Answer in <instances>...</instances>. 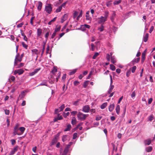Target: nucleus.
Segmentation results:
<instances>
[{
    "label": "nucleus",
    "mask_w": 155,
    "mask_h": 155,
    "mask_svg": "<svg viewBox=\"0 0 155 155\" xmlns=\"http://www.w3.org/2000/svg\"><path fill=\"white\" fill-rule=\"evenodd\" d=\"M57 141V139H56L55 138H53L52 140L51 144L52 145H54V144H55Z\"/></svg>",
    "instance_id": "33"
},
{
    "label": "nucleus",
    "mask_w": 155,
    "mask_h": 155,
    "mask_svg": "<svg viewBox=\"0 0 155 155\" xmlns=\"http://www.w3.org/2000/svg\"><path fill=\"white\" fill-rule=\"evenodd\" d=\"M121 2V0H119L118 1H115L114 3V5H118Z\"/></svg>",
    "instance_id": "45"
},
{
    "label": "nucleus",
    "mask_w": 155,
    "mask_h": 155,
    "mask_svg": "<svg viewBox=\"0 0 155 155\" xmlns=\"http://www.w3.org/2000/svg\"><path fill=\"white\" fill-rule=\"evenodd\" d=\"M42 33V30L40 28H38L37 29V35L38 36H40L41 35Z\"/></svg>",
    "instance_id": "21"
},
{
    "label": "nucleus",
    "mask_w": 155,
    "mask_h": 155,
    "mask_svg": "<svg viewBox=\"0 0 155 155\" xmlns=\"http://www.w3.org/2000/svg\"><path fill=\"white\" fill-rule=\"evenodd\" d=\"M45 11L48 14H50L52 11V5L50 4H47L45 6Z\"/></svg>",
    "instance_id": "2"
},
{
    "label": "nucleus",
    "mask_w": 155,
    "mask_h": 155,
    "mask_svg": "<svg viewBox=\"0 0 155 155\" xmlns=\"http://www.w3.org/2000/svg\"><path fill=\"white\" fill-rule=\"evenodd\" d=\"M104 30V27L103 25H102L100 27H99L98 28V30L100 32L103 31Z\"/></svg>",
    "instance_id": "37"
},
{
    "label": "nucleus",
    "mask_w": 155,
    "mask_h": 155,
    "mask_svg": "<svg viewBox=\"0 0 155 155\" xmlns=\"http://www.w3.org/2000/svg\"><path fill=\"white\" fill-rule=\"evenodd\" d=\"M131 74V71L130 70H128L126 73V76L128 77Z\"/></svg>",
    "instance_id": "48"
},
{
    "label": "nucleus",
    "mask_w": 155,
    "mask_h": 155,
    "mask_svg": "<svg viewBox=\"0 0 155 155\" xmlns=\"http://www.w3.org/2000/svg\"><path fill=\"white\" fill-rule=\"evenodd\" d=\"M18 147L17 146L14 148L9 153V155H13L18 150Z\"/></svg>",
    "instance_id": "9"
},
{
    "label": "nucleus",
    "mask_w": 155,
    "mask_h": 155,
    "mask_svg": "<svg viewBox=\"0 0 155 155\" xmlns=\"http://www.w3.org/2000/svg\"><path fill=\"white\" fill-rule=\"evenodd\" d=\"M77 69L73 70L72 71L70 72V75H71L74 74L77 71Z\"/></svg>",
    "instance_id": "47"
},
{
    "label": "nucleus",
    "mask_w": 155,
    "mask_h": 155,
    "mask_svg": "<svg viewBox=\"0 0 155 155\" xmlns=\"http://www.w3.org/2000/svg\"><path fill=\"white\" fill-rule=\"evenodd\" d=\"M77 134L76 133H75L73 135V139H75L77 137Z\"/></svg>",
    "instance_id": "62"
},
{
    "label": "nucleus",
    "mask_w": 155,
    "mask_h": 155,
    "mask_svg": "<svg viewBox=\"0 0 155 155\" xmlns=\"http://www.w3.org/2000/svg\"><path fill=\"white\" fill-rule=\"evenodd\" d=\"M114 86L113 85H112L110 84V87L108 91V93L109 94H110L111 92H112V90L114 88Z\"/></svg>",
    "instance_id": "22"
},
{
    "label": "nucleus",
    "mask_w": 155,
    "mask_h": 155,
    "mask_svg": "<svg viewBox=\"0 0 155 155\" xmlns=\"http://www.w3.org/2000/svg\"><path fill=\"white\" fill-rule=\"evenodd\" d=\"M80 82L78 81H75L74 82V86H76L78 85L79 84Z\"/></svg>",
    "instance_id": "59"
},
{
    "label": "nucleus",
    "mask_w": 155,
    "mask_h": 155,
    "mask_svg": "<svg viewBox=\"0 0 155 155\" xmlns=\"http://www.w3.org/2000/svg\"><path fill=\"white\" fill-rule=\"evenodd\" d=\"M137 69V67L136 66H134L132 68L131 71L132 73H134L135 72L136 70Z\"/></svg>",
    "instance_id": "46"
},
{
    "label": "nucleus",
    "mask_w": 155,
    "mask_h": 155,
    "mask_svg": "<svg viewBox=\"0 0 155 155\" xmlns=\"http://www.w3.org/2000/svg\"><path fill=\"white\" fill-rule=\"evenodd\" d=\"M56 35V33L54 31V33L52 34V36H51V38L53 39L54 38V37Z\"/></svg>",
    "instance_id": "61"
},
{
    "label": "nucleus",
    "mask_w": 155,
    "mask_h": 155,
    "mask_svg": "<svg viewBox=\"0 0 155 155\" xmlns=\"http://www.w3.org/2000/svg\"><path fill=\"white\" fill-rule=\"evenodd\" d=\"M90 109V107H89L88 105H85L84 106L82 111L85 113H88Z\"/></svg>",
    "instance_id": "5"
},
{
    "label": "nucleus",
    "mask_w": 155,
    "mask_h": 155,
    "mask_svg": "<svg viewBox=\"0 0 155 155\" xmlns=\"http://www.w3.org/2000/svg\"><path fill=\"white\" fill-rule=\"evenodd\" d=\"M106 58L107 61L108 62L110 61V58H111L110 55L109 54H107L106 55Z\"/></svg>",
    "instance_id": "34"
},
{
    "label": "nucleus",
    "mask_w": 155,
    "mask_h": 155,
    "mask_svg": "<svg viewBox=\"0 0 155 155\" xmlns=\"http://www.w3.org/2000/svg\"><path fill=\"white\" fill-rule=\"evenodd\" d=\"M24 72V71L23 69H20L15 70L14 72V74L15 75L18 74L19 75H21Z\"/></svg>",
    "instance_id": "4"
},
{
    "label": "nucleus",
    "mask_w": 155,
    "mask_h": 155,
    "mask_svg": "<svg viewBox=\"0 0 155 155\" xmlns=\"http://www.w3.org/2000/svg\"><path fill=\"white\" fill-rule=\"evenodd\" d=\"M90 13V11H88L86 13V19L87 20H88L91 21V20L92 18L91 17H90L89 14Z\"/></svg>",
    "instance_id": "10"
},
{
    "label": "nucleus",
    "mask_w": 155,
    "mask_h": 155,
    "mask_svg": "<svg viewBox=\"0 0 155 155\" xmlns=\"http://www.w3.org/2000/svg\"><path fill=\"white\" fill-rule=\"evenodd\" d=\"M19 126V125L18 124H16L14 127V130L18 132L19 130L18 128Z\"/></svg>",
    "instance_id": "27"
},
{
    "label": "nucleus",
    "mask_w": 155,
    "mask_h": 155,
    "mask_svg": "<svg viewBox=\"0 0 155 155\" xmlns=\"http://www.w3.org/2000/svg\"><path fill=\"white\" fill-rule=\"evenodd\" d=\"M110 68L112 71H114L116 69L115 67L113 64L110 65Z\"/></svg>",
    "instance_id": "42"
},
{
    "label": "nucleus",
    "mask_w": 155,
    "mask_h": 155,
    "mask_svg": "<svg viewBox=\"0 0 155 155\" xmlns=\"http://www.w3.org/2000/svg\"><path fill=\"white\" fill-rule=\"evenodd\" d=\"M42 3L40 1L38 2V5L37 6V9L38 11H40L41 10L42 7Z\"/></svg>",
    "instance_id": "15"
},
{
    "label": "nucleus",
    "mask_w": 155,
    "mask_h": 155,
    "mask_svg": "<svg viewBox=\"0 0 155 155\" xmlns=\"http://www.w3.org/2000/svg\"><path fill=\"white\" fill-rule=\"evenodd\" d=\"M62 9V8H61V6H59L56 10L55 12L57 13H58L61 11Z\"/></svg>",
    "instance_id": "31"
},
{
    "label": "nucleus",
    "mask_w": 155,
    "mask_h": 155,
    "mask_svg": "<svg viewBox=\"0 0 155 155\" xmlns=\"http://www.w3.org/2000/svg\"><path fill=\"white\" fill-rule=\"evenodd\" d=\"M146 50H145L142 53V58H144L145 59V54L146 52Z\"/></svg>",
    "instance_id": "35"
},
{
    "label": "nucleus",
    "mask_w": 155,
    "mask_h": 155,
    "mask_svg": "<svg viewBox=\"0 0 155 155\" xmlns=\"http://www.w3.org/2000/svg\"><path fill=\"white\" fill-rule=\"evenodd\" d=\"M107 20V19L103 16L98 18V22L99 24H103Z\"/></svg>",
    "instance_id": "3"
},
{
    "label": "nucleus",
    "mask_w": 155,
    "mask_h": 155,
    "mask_svg": "<svg viewBox=\"0 0 155 155\" xmlns=\"http://www.w3.org/2000/svg\"><path fill=\"white\" fill-rule=\"evenodd\" d=\"M23 47L25 48L26 49H27L28 48V45L26 44L24 42H22L21 43Z\"/></svg>",
    "instance_id": "39"
},
{
    "label": "nucleus",
    "mask_w": 155,
    "mask_h": 155,
    "mask_svg": "<svg viewBox=\"0 0 155 155\" xmlns=\"http://www.w3.org/2000/svg\"><path fill=\"white\" fill-rule=\"evenodd\" d=\"M5 114L6 115H8L9 114V110H8L7 109H4V110Z\"/></svg>",
    "instance_id": "51"
},
{
    "label": "nucleus",
    "mask_w": 155,
    "mask_h": 155,
    "mask_svg": "<svg viewBox=\"0 0 155 155\" xmlns=\"http://www.w3.org/2000/svg\"><path fill=\"white\" fill-rule=\"evenodd\" d=\"M66 74H64L63 75L62 77V80L64 81L65 80V79L66 78Z\"/></svg>",
    "instance_id": "60"
},
{
    "label": "nucleus",
    "mask_w": 155,
    "mask_h": 155,
    "mask_svg": "<svg viewBox=\"0 0 155 155\" xmlns=\"http://www.w3.org/2000/svg\"><path fill=\"white\" fill-rule=\"evenodd\" d=\"M49 33L48 32H47L45 35V37L46 38V40H47L49 36Z\"/></svg>",
    "instance_id": "55"
},
{
    "label": "nucleus",
    "mask_w": 155,
    "mask_h": 155,
    "mask_svg": "<svg viewBox=\"0 0 155 155\" xmlns=\"http://www.w3.org/2000/svg\"><path fill=\"white\" fill-rule=\"evenodd\" d=\"M57 70L56 68L55 67H54L53 69L52 70V73L54 74L55 72H57Z\"/></svg>",
    "instance_id": "53"
},
{
    "label": "nucleus",
    "mask_w": 155,
    "mask_h": 155,
    "mask_svg": "<svg viewBox=\"0 0 155 155\" xmlns=\"http://www.w3.org/2000/svg\"><path fill=\"white\" fill-rule=\"evenodd\" d=\"M149 34L148 33L146 34L143 37V41L144 42H146L148 39Z\"/></svg>",
    "instance_id": "17"
},
{
    "label": "nucleus",
    "mask_w": 155,
    "mask_h": 155,
    "mask_svg": "<svg viewBox=\"0 0 155 155\" xmlns=\"http://www.w3.org/2000/svg\"><path fill=\"white\" fill-rule=\"evenodd\" d=\"M40 69V68H39L35 69L33 71L29 73V75L31 76L34 75L39 71Z\"/></svg>",
    "instance_id": "8"
},
{
    "label": "nucleus",
    "mask_w": 155,
    "mask_h": 155,
    "mask_svg": "<svg viewBox=\"0 0 155 155\" xmlns=\"http://www.w3.org/2000/svg\"><path fill=\"white\" fill-rule=\"evenodd\" d=\"M31 51L32 52V56H35V54H36L37 56L36 57V59L38 58V54H39L40 52L38 53V50L36 49H32L31 50Z\"/></svg>",
    "instance_id": "6"
},
{
    "label": "nucleus",
    "mask_w": 155,
    "mask_h": 155,
    "mask_svg": "<svg viewBox=\"0 0 155 155\" xmlns=\"http://www.w3.org/2000/svg\"><path fill=\"white\" fill-rule=\"evenodd\" d=\"M57 17H54L53 19L51 20L48 23V25H51L52 22L56 20L57 19Z\"/></svg>",
    "instance_id": "36"
},
{
    "label": "nucleus",
    "mask_w": 155,
    "mask_h": 155,
    "mask_svg": "<svg viewBox=\"0 0 155 155\" xmlns=\"http://www.w3.org/2000/svg\"><path fill=\"white\" fill-rule=\"evenodd\" d=\"M140 60L139 58H137V59H134L133 61V62L134 63H138Z\"/></svg>",
    "instance_id": "44"
},
{
    "label": "nucleus",
    "mask_w": 155,
    "mask_h": 155,
    "mask_svg": "<svg viewBox=\"0 0 155 155\" xmlns=\"http://www.w3.org/2000/svg\"><path fill=\"white\" fill-rule=\"evenodd\" d=\"M45 43L43 46V48L42 49V52H41V57H42V56L44 54V51H45Z\"/></svg>",
    "instance_id": "32"
},
{
    "label": "nucleus",
    "mask_w": 155,
    "mask_h": 155,
    "mask_svg": "<svg viewBox=\"0 0 155 155\" xmlns=\"http://www.w3.org/2000/svg\"><path fill=\"white\" fill-rule=\"evenodd\" d=\"M21 35L23 37V39L24 40L26 41H28V38L25 35L24 33H22L21 34Z\"/></svg>",
    "instance_id": "38"
},
{
    "label": "nucleus",
    "mask_w": 155,
    "mask_h": 155,
    "mask_svg": "<svg viewBox=\"0 0 155 155\" xmlns=\"http://www.w3.org/2000/svg\"><path fill=\"white\" fill-rule=\"evenodd\" d=\"M151 143V140L149 138L145 140L144 141V143L145 146H148L150 145Z\"/></svg>",
    "instance_id": "7"
},
{
    "label": "nucleus",
    "mask_w": 155,
    "mask_h": 155,
    "mask_svg": "<svg viewBox=\"0 0 155 155\" xmlns=\"http://www.w3.org/2000/svg\"><path fill=\"white\" fill-rule=\"evenodd\" d=\"M136 96V94L135 93V91H134L132 93V94H131V97L133 98H134V97H135Z\"/></svg>",
    "instance_id": "50"
},
{
    "label": "nucleus",
    "mask_w": 155,
    "mask_h": 155,
    "mask_svg": "<svg viewBox=\"0 0 155 155\" xmlns=\"http://www.w3.org/2000/svg\"><path fill=\"white\" fill-rule=\"evenodd\" d=\"M153 150V147L151 146H148L146 147L145 148L146 151L147 152H151Z\"/></svg>",
    "instance_id": "11"
},
{
    "label": "nucleus",
    "mask_w": 155,
    "mask_h": 155,
    "mask_svg": "<svg viewBox=\"0 0 155 155\" xmlns=\"http://www.w3.org/2000/svg\"><path fill=\"white\" fill-rule=\"evenodd\" d=\"M68 1H66L65 2H64L60 6H61V8H62V7H64V8H65V7Z\"/></svg>",
    "instance_id": "54"
},
{
    "label": "nucleus",
    "mask_w": 155,
    "mask_h": 155,
    "mask_svg": "<svg viewBox=\"0 0 155 155\" xmlns=\"http://www.w3.org/2000/svg\"><path fill=\"white\" fill-rule=\"evenodd\" d=\"M114 104H111L109 107V110L110 112H112L113 110H114Z\"/></svg>",
    "instance_id": "16"
},
{
    "label": "nucleus",
    "mask_w": 155,
    "mask_h": 155,
    "mask_svg": "<svg viewBox=\"0 0 155 155\" xmlns=\"http://www.w3.org/2000/svg\"><path fill=\"white\" fill-rule=\"evenodd\" d=\"M99 54L98 52L95 53L92 57L93 59H95L96 57H97Z\"/></svg>",
    "instance_id": "49"
},
{
    "label": "nucleus",
    "mask_w": 155,
    "mask_h": 155,
    "mask_svg": "<svg viewBox=\"0 0 155 155\" xmlns=\"http://www.w3.org/2000/svg\"><path fill=\"white\" fill-rule=\"evenodd\" d=\"M71 127V126L70 124H69L67 125V127L64 130V131H67L70 130Z\"/></svg>",
    "instance_id": "23"
},
{
    "label": "nucleus",
    "mask_w": 155,
    "mask_h": 155,
    "mask_svg": "<svg viewBox=\"0 0 155 155\" xmlns=\"http://www.w3.org/2000/svg\"><path fill=\"white\" fill-rule=\"evenodd\" d=\"M69 138V137L67 135H63L62 137V140L63 142H65Z\"/></svg>",
    "instance_id": "14"
},
{
    "label": "nucleus",
    "mask_w": 155,
    "mask_h": 155,
    "mask_svg": "<svg viewBox=\"0 0 155 155\" xmlns=\"http://www.w3.org/2000/svg\"><path fill=\"white\" fill-rule=\"evenodd\" d=\"M65 107V105L64 104H62L59 108L60 111H62Z\"/></svg>",
    "instance_id": "40"
},
{
    "label": "nucleus",
    "mask_w": 155,
    "mask_h": 155,
    "mask_svg": "<svg viewBox=\"0 0 155 155\" xmlns=\"http://www.w3.org/2000/svg\"><path fill=\"white\" fill-rule=\"evenodd\" d=\"M78 12L75 11L74 13L73 18H76L78 15Z\"/></svg>",
    "instance_id": "57"
},
{
    "label": "nucleus",
    "mask_w": 155,
    "mask_h": 155,
    "mask_svg": "<svg viewBox=\"0 0 155 155\" xmlns=\"http://www.w3.org/2000/svg\"><path fill=\"white\" fill-rule=\"evenodd\" d=\"M107 105V102L104 103L101 105V108L102 109H104L106 107Z\"/></svg>",
    "instance_id": "24"
},
{
    "label": "nucleus",
    "mask_w": 155,
    "mask_h": 155,
    "mask_svg": "<svg viewBox=\"0 0 155 155\" xmlns=\"http://www.w3.org/2000/svg\"><path fill=\"white\" fill-rule=\"evenodd\" d=\"M116 112L117 114H119L120 111V106L119 105H117L116 108Z\"/></svg>",
    "instance_id": "20"
},
{
    "label": "nucleus",
    "mask_w": 155,
    "mask_h": 155,
    "mask_svg": "<svg viewBox=\"0 0 155 155\" xmlns=\"http://www.w3.org/2000/svg\"><path fill=\"white\" fill-rule=\"evenodd\" d=\"M88 116V114H84L81 112H79L77 115L78 119L81 121L84 120Z\"/></svg>",
    "instance_id": "1"
},
{
    "label": "nucleus",
    "mask_w": 155,
    "mask_h": 155,
    "mask_svg": "<svg viewBox=\"0 0 155 155\" xmlns=\"http://www.w3.org/2000/svg\"><path fill=\"white\" fill-rule=\"evenodd\" d=\"M116 13L115 12H113V13L112 14L110 17V19L113 22H114V21L116 17Z\"/></svg>",
    "instance_id": "13"
},
{
    "label": "nucleus",
    "mask_w": 155,
    "mask_h": 155,
    "mask_svg": "<svg viewBox=\"0 0 155 155\" xmlns=\"http://www.w3.org/2000/svg\"><path fill=\"white\" fill-rule=\"evenodd\" d=\"M76 118L74 117L72 118L71 124L72 125H74L76 124Z\"/></svg>",
    "instance_id": "29"
},
{
    "label": "nucleus",
    "mask_w": 155,
    "mask_h": 155,
    "mask_svg": "<svg viewBox=\"0 0 155 155\" xmlns=\"http://www.w3.org/2000/svg\"><path fill=\"white\" fill-rule=\"evenodd\" d=\"M110 28L114 32H115L117 30V28L114 26H112V27H110Z\"/></svg>",
    "instance_id": "41"
},
{
    "label": "nucleus",
    "mask_w": 155,
    "mask_h": 155,
    "mask_svg": "<svg viewBox=\"0 0 155 155\" xmlns=\"http://www.w3.org/2000/svg\"><path fill=\"white\" fill-rule=\"evenodd\" d=\"M13 134L14 136L17 135H20V134H19V133H18V132L15 131L14 130Z\"/></svg>",
    "instance_id": "56"
},
{
    "label": "nucleus",
    "mask_w": 155,
    "mask_h": 155,
    "mask_svg": "<svg viewBox=\"0 0 155 155\" xmlns=\"http://www.w3.org/2000/svg\"><path fill=\"white\" fill-rule=\"evenodd\" d=\"M153 118H154V117H153V115L152 114H151L148 117V121H149L151 122L152 120L153 119Z\"/></svg>",
    "instance_id": "25"
},
{
    "label": "nucleus",
    "mask_w": 155,
    "mask_h": 155,
    "mask_svg": "<svg viewBox=\"0 0 155 155\" xmlns=\"http://www.w3.org/2000/svg\"><path fill=\"white\" fill-rule=\"evenodd\" d=\"M82 14H83L82 11H81L80 12L79 15L78 16V17L77 18V20H78L79 19V18L81 17L82 16Z\"/></svg>",
    "instance_id": "43"
},
{
    "label": "nucleus",
    "mask_w": 155,
    "mask_h": 155,
    "mask_svg": "<svg viewBox=\"0 0 155 155\" xmlns=\"http://www.w3.org/2000/svg\"><path fill=\"white\" fill-rule=\"evenodd\" d=\"M44 85L47 86V84L46 82H43L39 85L38 86Z\"/></svg>",
    "instance_id": "58"
},
{
    "label": "nucleus",
    "mask_w": 155,
    "mask_h": 155,
    "mask_svg": "<svg viewBox=\"0 0 155 155\" xmlns=\"http://www.w3.org/2000/svg\"><path fill=\"white\" fill-rule=\"evenodd\" d=\"M68 17V15L67 14H65L63 16L62 18H61V22L62 23H63L64 21L66 20V19Z\"/></svg>",
    "instance_id": "12"
},
{
    "label": "nucleus",
    "mask_w": 155,
    "mask_h": 155,
    "mask_svg": "<svg viewBox=\"0 0 155 155\" xmlns=\"http://www.w3.org/2000/svg\"><path fill=\"white\" fill-rule=\"evenodd\" d=\"M77 113H78V112L77 111H72L71 112V114H72V115H75V114H77Z\"/></svg>",
    "instance_id": "64"
},
{
    "label": "nucleus",
    "mask_w": 155,
    "mask_h": 155,
    "mask_svg": "<svg viewBox=\"0 0 155 155\" xmlns=\"http://www.w3.org/2000/svg\"><path fill=\"white\" fill-rule=\"evenodd\" d=\"M111 4H112L111 1H109L107 2L106 5L107 7H109L111 5Z\"/></svg>",
    "instance_id": "52"
},
{
    "label": "nucleus",
    "mask_w": 155,
    "mask_h": 155,
    "mask_svg": "<svg viewBox=\"0 0 155 155\" xmlns=\"http://www.w3.org/2000/svg\"><path fill=\"white\" fill-rule=\"evenodd\" d=\"M19 129L21 132V133H19V134H20V135H21L24 133L25 129L24 127H21L19 128Z\"/></svg>",
    "instance_id": "18"
},
{
    "label": "nucleus",
    "mask_w": 155,
    "mask_h": 155,
    "mask_svg": "<svg viewBox=\"0 0 155 155\" xmlns=\"http://www.w3.org/2000/svg\"><path fill=\"white\" fill-rule=\"evenodd\" d=\"M109 12L108 11H105L104 12V17L107 19V18L108 17Z\"/></svg>",
    "instance_id": "30"
},
{
    "label": "nucleus",
    "mask_w": 155,
    "mask_h": 155,
    "mask_svg": "<svg viewBox=\"0 0 155 155\" xmlns=\"http://www.w3.org/2000/svg\"><path fill=\"white\" fill-rule=\"evenodd\" d=\"M61 29V27L60 26H56V28L54 29V32L57 33L60 31Z\"/></svg>",
    "instance_id": "26"
},
{
    "label": "nucleus",
    "mask_w": 155,
    "mask_h": 155,
    "mask_svg": "<svg viewBox=\"0 0 155 155\" xmlns=\"http://www.w3.org/2000/svg\"><path fill=\"white\" fill-rule=\"evenodd\" d=\"M111 62L113 64H114L116 62V59L114 56L111 57Z\"/></svg>",
    "instance_id": "19"
},
{
    "label": "nucleus",
    "mask_w": 155,
    "mask_h": 155,
    "mask_svg": "<svg viewBox=\"0 0 155 155\" xmlns=\"http://www.w3.org/2000/svg\"><path fill=\"white\" fill-rule=\"evenodd\" d=\"M153 98H149L148 101V103L149 104H150L151 103L152 101H153Z\"/></svg>",
    "instance_id": "63"
},
{
    "label": "nucleus",
    "mask_w": 155,
    "mask_h": 155,
    "mask_svg": "<svg viewBox=\"0 0 155 155\" xmlns=\"http://www.w3.org/2000/svg\"><path fill=\"white\" fill-rule=\"evenodd\" d=\"M89 82V81H87L84 82L83 84V86L84 88H86L87 86L88 85Z\"/></svg>",
    "instance_id": "28"
}]
</instances>
